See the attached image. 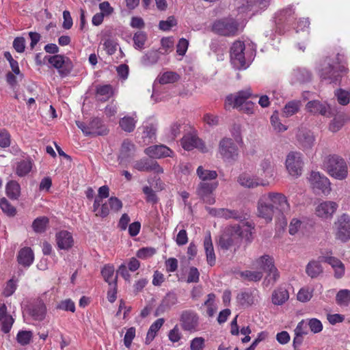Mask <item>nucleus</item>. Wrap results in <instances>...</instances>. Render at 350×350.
<instances>
[{
    "mask_svg": "<svg viewBox=\"0 0 350 350\" xmlns=\"http://www.w3.org/2000/svg\"><path fill=\"white\" fill-rule=\"evenodd\" d=\"M288 298L289 294L288 291L282 288L274 290L271 295L272 303L276 306L284 304Z\"/></svg>",
    "mask_w": 350,
    "mask_h": 350,
    "instance_id": "c9c22d12",
    "label": "nucleus"
},
{
    "mask_svg": "<svg viewBox=\"0 0 350 350\" xmlns=\"http://www.w3.org/2000/svg\"><path fill=\"white\" fill-rule=\"evenodd\" d=\"M310 183L317 193H321L325 196L330 193L332 190L329 180L319 172H312L309 178Z\"/></svg>",
    "mask_w": 350,
    "mask_h": 350,
    "instance_id": "9d476101",
    "label": "nucleus"
},
{
    "mask_svg": "<svg viewBox=\"0 0 350 350\" xmlns=\"http://www.w3.org/2000/svg\"><path fill=\"white\" fill-rule=\"evenodd\" d=\"M323 267L319 261L311 260L306 267V274L311 278H317L321 273H323Z\"/></svg>",
    "mask_w": 350,
    "mask_h": 350,
    "instance_id": "58836bf2",
    "label": "nucleus"
},
{
    "mask_svg": "<svg viewBox=\"0 0 350 350\" xmlns=\"http://www.w3.org/2000/svg\"><path fill=\"white\" fill-rule=\"evenodd\" d=\"M323 165L327 174L335 179L342 180L348 176L347 163L339 155H328L324 159Z\"/></svg>",
    "mask_w": 350,
    "mask_h": 350,
    "instance_id": "7ed1b4c3",
    "label": "nucleus"
},
{
    "mask_svg": "<svg viewBox=\"0 0 350 350\" xmlns=\"http://www.w3.org/2000/svg\"><path fill=\"white\" fill-rule=\"evenodd\" d=\"M241 275L245 280L252 282L260 281L262 276V272L260 271H244L241 273Z\"/></svg>",
    "mask_w": 350,
    "mask_h": 350,
    "instance_id": "3c124183",
    "label": "nucleus"
},
{
    "mask_svg": "<svg viewBox=\"0 0 350 350\" xmlns=\"http://www.w3.org/2000/svg\"><path fill=\"white\" fill-rule=\"evenodd\" d=\"M245 43L240 40L234 42L230 48V61L237 69H245L248 66L245 56Z\"/></svg>",
    "mask_w": 350,
    "mask_h": 350,
    "instance_id": "423d86ee",
    "label": "nucleus"
},
{
    "mask_svg": "<svg viewBox=\"0 0 350 350\" xmlns=\"http://www.w3.org/2000/svg\"><path fill=\"white\" fill-rule=\"evenodd\" d=\"M252 96V92L250 89L245 90L239 91L235 95V105L238 107H241L243 104H245L246 100Z\"/></svg>",
    "mask_w": 350,
    "mask_h": 350,
    "instance_id": "5fc2aeb1",
    "label": "nucleus"
},
{
    "mask_svg": "<svg viewBox=\"0 0 350 350\" xmlns=\"http://www.w3.org/2000/svg\"><path fill=\"white\" fill-rule=\"evenodd\" d=\"M14 323V319L8 312L5 304H0V327L4 334H8Z\"/></svg>",
    "mask_w": 350,
    "mask_h": 350,
    "instance_id": "5701e85b",
    "label": "nucleus"
},
{
    "mask_svg": "<svg viewBox=\"0 0 350 350\" xmlns=\"http://www.w3.org/2000/svg\"><path fill=\"white\" fill-rule=\"evenodd\" d=\"M165 321L163 318H160L157 319L150 327L146 338V343H150L153 339L155 338L157 332L160 329V328L163 325Z\"/></svg>",
    "mask_w": 350,
    "mask_h": 350,
    "instance_id": "a19ab883",
    "label": "nucleus"
},
{
    "mask_svg": "<svg viewBox=\"0 0 350 350\" xmlns=\"http://www.w3.org/2000/svg\"><path fill=\"white\" fill-rule=\"evenodd\" d=\"M254 227L246 222L242 226L230 225L225 228L219 240V245L223 250H228L232 246L239 247L242 240L250 243Z\"/></svg>",
    "mask_w": 350,
    "mask_h": 350,
    "instance_id": "f257e3e1",
    "label": "nucleus"
},
{
    "mask_svg": "<svg viewBox=\"0 0 350 350\" xmlns=\"http://www.w3.org/2000/svg\"><path fill=\"white\" fill-rule=\"evenodd\" d=\"M178 301L176 293L173 291H170L164 296L157 310L163 312L167 310H170L172 306L176 305Z\"/></svg>",
    "mask_w": 350,
    "mask_h": 350,
    "instance_id": "2f4dec72",
    "label": "nucleus"
},
{
    "mask_svg": "<svg viewBox=\"0 0 350 350\" xmlns=\"http://www.w3.org/2000/svg\"><path fill=\"white\" fill-rule=\"evenodd\" d=\"M96 93L98 100L105 102L113 95V90L111 85H98Z\"/></svg>",
    "mask_w": 350,
    "mask_h": 350,
    "instance_id": "e433bc0d",
    "label": "nucleus"
},
{
    "mask_svg": "<svg viewBox=\"0 0 350 350\" xmlns=\"http://www.w3.org/2000/svg\"><path fill=\"white\" fill-rule=\"evenodd\" d=\"M11 144V135L5 129H0V147L2 148H8Z\"/></svg>",
    "mask_w": 350,
    "mask_h": 350,
    "instance_id": "69168bd1",
    "label": "nucleus"
},
{
    "mask_svg": "<svg viewBox=\"0 0 350 350\" xmlns=\"http://www.w3.org/2000/svg\"><path fill=\"white\" fill-rule=\"evenodd\" d=\"M46 314V307L44 303L41 299H38L29 309V314L36 321H42Z\"/></svg>",
    "mask_w": 350,
    "mask_h": 350,
    "instance_id": "c85d7f7f",
    "label": "nucleus"
},
{
    "mask_svg": "<svg viewBox=\"0 0 350 350\" xmlns=\"http://www.w3.org/2000/svg\"><path fill=\"white\" fill-rule=\"evenodd\" d=\"M33 260L34 254L30 247H25L19 250L17 260L20 265L24 267H29L33 263Z\"/></svg>",
    "mask_w": 350,
    "mask_h": 350,
    "instance_id": "c756f323",
    "label": "nucleus"
},
{
    "mask_svg": "<svg viewBox=\"0 0 350 350\" xmlns=\"http://www.w3.org/2000/svg\"><path fill=\"white\" fill-rule=\"evenodd\" d=\"M238 182L240 185L243 187L248 188H254L257 187L259 185H262L265 186L267 184L261 183L260 184L257 179L252 178L250 175L247 174H242L239 176Z\"/></svg>",
    "mask_w": 350,
    "mask_h": 350,
    "instance_id": "49530a36",
    "label": "nucleus"
},
{
    "mask_svg": "<svg viewBox=\"0 0 350 350\" xmlns=\"http://www.w3.org/2000/svg\"><path fill=\"white\" fill-rule=\"evenodd\" d=\"M306 108L308 112L313 115H321L329 117L331 114L329 105L319 100L309 101L306 104Z\"/></svg>",
    "mask_w": 350,
    "mask_h": 350,
    "instance_id": "4be33fe9",
    "label": "nucleus"
},
{
    "mask_svg": "<svg viewBox=\"0 0 350 350\" xmlns=\"http://www.w3.org/2000/svg\"><path fill=\"white\" fill-rule=\"evenodd\" d=\"M134 46L137 49H142L147 40L146 33L143 31H138L133 36Z\"/></svg>",
    "mask_w": 350,
    "mask_h": 350,
    "instance_id": "13d9d810",
    "label": "nucleus"
},
{
    "mask_svg": "<svg viewBox=\"0 0 350 350\" xmlns=\"http://www.w3.org/2000/svg\"><path fill=\"white\" fill-rule=\"evenodd\" d=\"M142 139L145 144L152 142L156 137V129L152 124L144 126L143 127Z\"/></svg>",
    "mask_w": 350,
    "mask_h": 350,
    "instance_id": "09e8293b",
    "label": "nucleus"
},
{
    "mask_svg": "<svg viewBox=\"0 0 350 350\" xmlns=\"http://www.w3.org/2000/svg\"><path fill=\"white\" fill-rule=\"evenodd\" d=\"M133 167L140 172H154L156 174L163 173V169L156 161L148 158H143L136 161Z\"/></svg>",
    "mask_w": 350,
    "mask_h": 350,
    "instance_id": "a211bd4d",
    "label": "nucleus"
},
{
    "mask_svg": "<svg viewBox=\"0 0 350 350\" xmlns=\"http://www.w3.org/2000/svg\"><path fill=\"white\" fill-rule=\"evenodd\" d=\"M301 106V101L291 100L285 105L283 109V113L286 117L292 116L299 111Z\"/></svg>",
    "mask_w": 350,
    "mask_h": 350,
    "instance_id": "de8ad7c7",
    "label": "nucleus"
},
{
    "mask_svg": "<svg viewBox=\"0 0 350 350\" xmlns=\"http://www.w3.org/2000/svg\"><path fill=\"white\" fill-rule=\"evenodd\" d=\"M181 327L185 331H197L199 324V317L198 314L191 310L182 312L180 317Z\"/></svg>",
    "mask_w": 350,
    "mask_h": 350,
    "instance_id": "4468645a",
    "label": "nucleus"
},
{
    "mask_svg": "<svg viewBox=\"0 0 350 350\" xmlns=\"http://www.w3.org/2000/svg\"><path fill=\"white\" fill-rule=\"evenodd\" d=\"M285 165L291 176L301 175L304 165L302 154L297 151L290 152L286 156Z\"/></svg>",
    "mask_w": 350,
    "mask_h": 350,
    "instance_id": "f8f14e48",
    "label": "nucleus"
},
{
    "mask_svg": "<svg viewBox=\"0 0 350 350\" xmlns=\"http://www.w3.org/2000/svg\"><path fill=\"white\" fill-rule=\"evenodd\" d=\"M204 247L206 252L207 263L211 267L214 266L215 265L216 258L210 234L204 238Z\"/></svg>",
    "mask_w": 350,
    "mask_h": 350,
    "instance_id": "72a5a7b5",
    "label": "nucleus"
},
{
    "mask_svg": "<svg viewBox=\"0 0 350 350\" xmlns=\"http://www.w3.org/2000/svg\"><path fill=\"white\" fill-rule=\"evenodd\" d=\"M101 274L108 284L117 283V275H115L114 267L111 265H105L101 270Z\"/></svg>",
    "mask_w": 350,
    "mask_h": 350,
    "instance_id": "c03bdc74",
    "label": "nucleus"
},
{
    "mask_svg": "<svg viewBox=\"0 0 350 350\" xmlns=\"http://www.w3.org/2000/svg\"><path fill=\"white\" fill-rule=\"evenodd\" d=\"M349 72L347 67V62L344 59V55L338 53L333 64L330 63V59L326 57L321 65L319 70V76L321 80L330 84L339 85L342 78Z\"/></svg>",
    "mask_w": 350,
    "mask_h": 350,
    "instance_id": "f03ea898",
    "label": "nucleus"
},
{
    "mask_svg": "<svg viewBox=\"0 0 350 350\" xmlns=\"http://www.w3.org/2000/svg\"><path fill=\"white\" fill-rule=\"evenodd\" d=\"M55 241L59 250L67 251L73 247L75 243L72 234L65 230L55 234Z\"/></svg>",
    "mask_w": 350,
    "mask_h": 350,
    "instance_id": "6ab92c4d",
    "label": "nucleus"
},
{
    "mask_svg": "<svg viewBox=\"0 0 350 350\" xmlns=\"http://www.w3.org/2000/svg\"><path fill=\"white\" fill-rule=\"evenodd\" d=\"M48 62L55 68L62 77H66L72 70V62L68 57L62 55H54L48 57Z\"/></svg>",
    "mask_w": 350,
    "mask_h": 350,
    "instance_id": "ddd939ff",
    "label": "nucleus"
},
{
    "mask_svg": "<svg viewBox=\"0 0 350 350\" xmlns=\"http://www.w3.org/2000/svg\"><path fill=\"white\" fill-rule=\"evenodd\" d=\"M6 194L12 200H17L20 196L21 187L15 180H10L6 185Z\"/></svg>",
    "mask_w": 350,
    "mask_h": 350,
    "instance_id": "79ce46f5",
    "label": "nucleus"
},
{
    "mask_svg": "<svg viewBox=\"0 0 350 350\" xmlns=\"http://www.w3.org/2000/svg\"><path fill=\"white\" fill-rule=\"evenodd\" d=\"M92 211L94 213L96 217L102 218L106 217L109 215L110 212L109 203H103V201H98V203L96 204V202H94Z\"/></svg>",
    "mask_w": 350,
    "mask_h": 350,
    "instance_id": "ea45409f",
    "label": "nucleus"
},
{
    "mask_svg": "<svg viewBox=\"0 0 350 350\" xmlns=\"http://www.w3.org/2000/svg\"><path fill=\"white\" fill-rule=\"evenodd\" d=\"M313 289L308 287L301 288L297 295V299L301 302H307L312 297Z\"/></svg>",
    "mask_w": 350,
    "mask_h": 350,
    "instance_id": "052dcab7",
    "label": "nucleus"
},
{
    "mask_svg": "<svg viewBox=\"0 0 350 350\" xmlns=\"http://www.w3.org/2000/svg\"><path fill=\"white\" fill-rule=\"evenodd\" d=\"M258 170L260 172V174L261 176H264L266 178H272L274 172L272 158L269 157L262 160Z\"/></svg>",
    "mask_w": 350,
    "mask_h": 350,
    "instance_id": "f704fd0d",
    "label": "nucleus"
},
{
    "mask_svg": "<svg viewBox=\"0 0 350 350\" xmlns=\"http://www.w3.org/2000/svg\"><path fill=\"white\" fill-rule=\"evenodd\" d=\"M144 152L150 158L160 159L171 157L172 151L165 145H154L146 148Z\"/></svg>",
    "mask_w": 350,
    "mask_h": 350,
    "instance_id": "b1692460",
    "label": "nucleus"
},
{
    "mask_svg": "<svg viewBox=\"0 0 350 350\" xmlns=\"http://www.w3.org/2000/svg\"><path fill=\"white\" fill-rule=\"evenodd\" d=\"M344 124V119L340 116H336L329 123V130L333 133H336L342 129Z\"/></svg>",
    "mask_w": 350,
    "mask_h": 350,
    "instance_id": "338daca9",
    "label": "nucleus"
},
{
    "mask_svg": "<svg viewBox=\"0 0 350 350\" xmlns=\"http://www.w3.org/2000/svg\"><path fill=\"white\" fill-rule=\"evenodd\" d=\"M49 224V219L47 217H39L33 220L32 228L36 233H43L45 232Z\"/></svg>",
    "mask_w": 350,
    "mask_h": 350,
    "instance_id": "a18cd8bd",
    "label": "nucleus"
},
{
    "mask_svg": "<svg viewBox=\"0 0 350 350\" xmlns=\"http://www.w3.org/2000/svg\"><path fill=\"white\" fill-rule=\"evenodd\" d=\"M215 295L213 293H209L207 295V299L204 302V306L207 308V314L208 317H213L216 312V307L214 304Z\"/></svg>",
    "mask_w": 350,
    "mask_h": 350,
    "instance_id": "bf43d9fd",
    "label": "nucleus"
},
{
    "mask_svg": "<svg viewBox=\"0 0 350 350\" xmlns=\"http://www.w3.org/2000/svg\"><path fill=\"white\" fill-rule=\"evenodd\" d=\"M219 152L222 159L228 163L235 162L239 157V148L231 138L224 137L221 139Z\"/></svg>",
    "mask_w": 350,
    "mask_h": 350,
    "instance_id": "0eeeda50",
    "label": "nucleus"
},
{
    "mask_svg": "<svg viewBox=\"0 0 350 350\" xmlns=\"http://www.w3.org/2000/svg\"><path fill=\"white\" fill-rule=\"evenodd\" d=\"M335 95L339 104L347 105L350 100V93L347 91L339 89L336 91Z\"/></svg>",
    "mask_w": 350,
    "mask_h": 350,
    "instance_id": "0e129e2a",
    "label": "nucleus"
},
{
    "mask_svg": "<svg viewBox=\"0 0 350 350\" xmlns=\"http://www.w3.org/2000/svg\"><path fill=\"white\" fill-rule=\"evenodd\" d=\"M208 212L211 215L225 219H240L242 217L241 213L237 210L208 208Z\"/></svg>",
    "mask_w": 350,
    "mask_h": 350,
    "instance_id": "a878e982",
    "label": "nucleus"
},
{
    "mask_svg": "<svg viewBox=\"0 0 350 350\" xmlns=\"http://www.w3.org/2000/svg\"><path fill=\"white\" fill-rule=\"evenodd\" d=\"M338 205L333 201H323L315 208L316 215L321 219H331L336 211Z\"/></svg>",
    "mask_w": 350,
    "mask_h": 350,
    "instance_id": "f3484780",
    "label": "nucleus"
},
{
    "mask_svg": "<svg viewBox=\"0 0 350 350\" xmlns=\"http://www.w3.org/2000/svg\"><path fill=\"white\" fill-rule=\"evenodd\" d=\"M323 260L330 265L334 271V277L337 279L342 278L345 275V265L342 261L334 256H324Z\"/></svg>",
    "mask_w": 350,
    "mask_h": 350,
    "instance_id": "cd10ccee",
    "label": "nucleus"
},
{
    "mask_svg": "<svg viewBox=\"0 0 350 350\" xmlns=\"http://www.w3.org/2000/svg\"><path fill=\"white\" fill-rule=\"evenodd\" d=\"M258 216L265 219L267 222L272 220L274 215V206L269 203L265 195H262L258 202Z\"/></svg>",
    "mask_w": 350,
    "mask_h": 350,
    "instance_id": "dca6fc26",
    "label": "nucleus"
},
{
    "mask_svg": "<svg viewBox=\"0 0 350 350\" xmlns=\"http://www.w3.org/2000/svg\"><path fill=\"white\" fill-rule=\"evenodd\" d=\"M0 207L2 211L8 216H14L16 213V210L6 198H2L0 200Z\"/></svg>",
    "mask_w": 350,
    "mask_h": 350,
    "instance_id": "4d7b16f0",
    "label": "nucleus"
},
{
    "mask_svg": "<svg viewBox=\"0 0 350 350\" xmlns=\"http://www.w3.org/2000/svg\"><path fill=\"white\" fill-rule=\"evenodd\" d=\"M33 167V161L31 159L22 160L17 163L16 167V174L21 177L28 174Z\"/></svg>",
    "mask_w": 350,
    "mask_h": 350,
    "instance_id": "4c0bfd02",
    "label": "nucleus"
},
{
    "mask_svg": "<svg viewBox=\"0 0 350 350\" xmlns=\"http://www.w3.org/2000/svg\"><path fill=\"white\" fill-rule=\"evenodd\" d=\"M177 25V21L174 16H169L166 21H161L159 24L160 29L163 31H169L172 27Z\"/></svg>",
    "mask_w": 350,
    "mask_h": 350,
    "instance_id": "774afa93",
    "label": "nucleus"
},
{
    "mask_svg": "<svg viewBox=\"0 0 350 350\" xmlns=\"http://www.w3.org/2000/svg\"><path fill=\"white\" fill-rule=\"evenodd\" d=\"M237 302L241 306H251L254 303V297L250 292H241L237 296Z\"/></svg>",
    "mask_w": 350,
    "mask_h": 350,
    "instance_id": "603ef678",
    "label": "nucleus"
},
{
    "mask_svg": "<svg viewBox=\"0 0 350 350\" xmlns=\"http://www.w3.org/2000/svg\"><path fill=\"white\" fill-rule=\"evenodd\" d=\"M211 31L219 36H234L238 33L239 24L233 18H223L213 23Z\"/></svg>",
    "mask_w": 350,
    "mask_h": 350,
    "instance_id": "39448f33",
    "label": "nucleus"
},
{
    "mask_svg": "<svg viewBox=\"0 0 350 350\" xmlns=\"http://www.w3.org/2000/svg\"><path fill=\"white\" fill-rule=\"evenodd\" d=\"M336 301L339 306H347L350 303V290H340L336 294Z\"/></svg>",
    "mask_w": 350,
    "mask_h": 350,
    "instance_id": "8fccbe9b",
    "label": "nucleus"
},
{
    "mask_svg": "<svg viewBox=\"0 0 350 350\" xmlns=\"http://www.w3.org/2000/svg\"><path fill=\"white\" fill-rule=\"evenodd\" d=\"M17 280L14 278L9 280L3 290V295L5 297H8L14 294L17 288Z\"/></svg>",
    "mask_w": 350,
    "mask_h": 350,
    "instance_id": "680f3d73",
    "label": "nucleus"
},
{
    "mask_svg": "<svg viewBox=\"0 0 350 350\" xmlns=\"http://www.w3.org/2000/svg\"><path fill=\"white\" fill-rule=\"evenodd\" d=\"M179 76L174 72H165L159 77L161 84L172 83L178 81Z\"/></svg>",
    "mask_w": 350,
    "mask_h": 350,
    "instance_id": "864d4df0",
    "label": "nucleus"
},
{
    "mask_svg": "<svg viewBox=\"0 0 350 350\" xmlns=\"http://www.w3.org/2000/svg\"><path fill=\"white\" fill-rule=\"evenodd\" d=\"M76 125L86 136L106 135L109 133L107 126L98 117L93 118L88 124L83 122L76 121Z\"/></svg>",
    "mask_w": 350,
    "mask_h": 350,
    "instance_id": "20e7f679",
    "label": "nucleus"
},
{
    "mask_svg": "<svg viewBox=\"0 0 350 350\" xmlns=\"http://www.w3.org/2000/svg\"><path fill=\"white\" fill-rule=\"evenodd\" d=\"M252 266L267 272L275 266L274 259L272 256L265 254L256 259L252 262Z\"/></svg>",
    "mask_w": 350,
    "mask_h": 350,
    "instance_id": "473e14b6",
    "label": "nucleus"
},
{
    "mask_svg": "<svg viewBox=\"0 0 350 350\" xmlns=\"http://www.w3.org/2000/svg\"><path fill=\"white\" fill-rule=\"evenodd\" d=\"M336 239L346 243L350 240V216L346 213L340 215L334 223Z\"/></svg>",
    "mask_w": 350,
    "mask_h": 350,
    "instance_id": "6e6552de",
    "label": "nucleus"
},
{
    "mask_svg": "<svg viewBox=\"0 0 350 350\" xmlns=\"http://www.w3.org/2000/svg\"><path fill=\"white\" fill-rule=\"evenodd\" d=\"M135 146L129 139H124L121 145L118 161L120 164L126 162L129 159L134 156Z\"/></svg>",
    "mask_w": 350,
    "mask_h": 350,
    "instance_id": "393cba45",
    "label": "nucleus"
},
{
    "mask_svg": "<svg viewBox=\"0 0 350 350\" xmlns=\"http://www.w3.org/2000/svg\"><path fill=\"white\" fill-rule=\"evenodd\" d=\"M137 114L133 113L131 116L126 115L119 120V126L122 131L126 133L134 131L137 122Z\"/></svg>",
    "mask_w": 350,
    "mask_h": 350,
    "instance_id": "7c9ffc66",
    "label": "nucleus"
},
{
    "mask_svg": "<svg viewBox=\"0 0 350 350\" xmlns=\"http://www.w3.org/2000/svg\"><path fill=\"white\" fill-rule=\"evenodd\" d=\"M217 187V182H200L196 188V194L204 202L208 204H213L215 202L213 192Z\"/></svg>",
    "mask_w": 350,
    "mask_h": 350,
    "instance_id": "9b49d317",
    "label": "nucleus"
},
{
    "mask_svg": "<svg viewBox=\"0 0 350 350\" xmlns=\"http://www.w3.org/2000/svg\"><path fill=\"white\" fill-rule=\"evenodd\" d=\"M32 336L33 334L31 331H19L16 335V340L20 345L25 346L30 342Z\"/></svg>",
    "mask_w": 350,
    "mask_h": 350,
    "instance_id": "6e6d98bb",
    "label": "nucleus"
},
{
    "mask_svg": "<svg viewBox=\"0 0 350 350\" xmlns=\"http://www.w3.org/2000/svg\"><path fill=\"white\" fill-rule=\"evenodd\" d=\"M237 1L241 4L238 8L239 12L245 10L258 12L266 9L269 5L270 0H237Z\"/></svg>",
    "mask_w": 350,
    "mask_h": 350,
    "instance_id": "aec40b11",
    "label": "nucleus"
},
{
    "mask_svg": "<svg viewBox=\"0 0 350 350\" xmlns=\"http://www.w3.org/2000/svg\"><path fill=\"white\" fill-rule=\"evenodd\" d=\"M295 21L296 18L293 6H288L280 10L275 17V24L280 32L291 29Z\"/></svg>",
    "mask_w": 350,
    "mask_h": 350,
    "instance_id": "1a4fd4ad",
    "label": "nucleus"
},
{
    "mask_svg": "<svg viewBox=\"0 0 350 350\" xmlns=\"http://www.w3.org/2000/svg\"><path fill=\"white\" fill-rule=\"evenodd\" d=\"M299 145L303 150L310 149L314 142L313 134L308 131L299 130L296 135Z\"/></svg>",
    "mask_w": 350,
    "mask_h": 350,
    "instance_id": "bb28decb",
    "label": "nucleus"
},
{
    "mask_svg": "<svg viewBox=\"0 0 350 350\" xmlns=\"http://www.w3.org/2000/svg\"><path fill=\"white\" fill-rule=\"evenodd\" d=\"M265 196L271 204L273 205L274 209L275 208L281 213H286L290 211V204L287 198L283 193L269 192Z\"/></svg>",
    "mask_w": 350,
    "mask_h": 350,
    "instance_id": "2eb2a0df",
    "label": "nucleus"
},
{
    "mask_svg": "<svg viewBox=\"0 0 350 350\" xmlns=\"http://www.w3.org/2000/svg\"><path fill=\"white\" fill-rule=\"evenodd\" d=\"M181 145L186 150H191L194 148H198L202 152L206 150L203 142L198 137L192 134L185 135L181 139Z\"/></svg>",
    "mask_w": 350,
    "mask_h": 350,
    "instance_id": "412c9836",
    "label": "nucleus"
},
{
    "mask_svg": "<svg viewBox=\"0 0 350 350\" xmlns=\"http://www.w3.org/2000/svg\"><path fill=\"white\" fill-rule=\"evenodd\" d=\"M103 45L104 50L106 51L108 55H111L114 54L117 50L118 44L116 41L111 38H105L103 40Z\"/></svg>",
    "mask_w": 350,
    "mask_h": 350,
    "instance_id": "e2e57ef3",
    "label": "nucleus"
},
{
    "mask_svg": "<svg viewBox=\"0 0 350 350\" xmlns=\"http://www.w3.org/2000/svg\"><path fill=\"white\" fill-rule=\"evenodd\" d=\"M196 174L201 182H207L208 180H215L217 177V173L215 170H208L204 169L202 166L197 168Z\"/></svg>",
    "mask_w": 350,
    "mask_h": 350,
    "instance_id": "37998d69",
    "label": "nucleus"
}]
</instances>
